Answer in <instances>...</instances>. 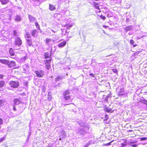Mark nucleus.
Returning a JSON list of instances; mask_svg holds the SVG:
<instances>
[{
	"instance_id": "obj_1",
	"label": "nucleus",
	"mask_w": 147,
	"mask_h": 147,
	"mask_svg": "<svg viewBox=\"0 0 147 147\" xmlns=\"http://www.w3.org/2000/svg\"><path fill=\"white\" fill-rule=\"evenodd\" d=\"M9 84L11 87L14 88H17L19 86V82L17 81H11L9 82Z\"/></svg>"
},
{
	"instance_id": "obj_2",
	"label": "nucleus",
	"mask_w": 147,
	"mask_h": 147,
	"mask_svg": "<svg viewBox=\"0 0 147 147\" xmlns=\"http://www.w3.org/2000/svg\"><path fill=\"white\" fill-rule=\"evenodd\" d=\"M35 73L36 76L38 78L42 77L44 75L43 71L40 70H36L35 71Z\"/></svg>"
},
{
	"instance_id": "obj_3",
	"label": "nucleus",
	"mask_w": 147,
	"mask_h": 147,
	"mask_svg": "<svg viewBox=\"0 0 147 147\" xmlns=\"http://www.w3.org/2000/svg\"><path fill=\"white\" fill-rule=\"evenodd\" d=\"M22 44V41L19 37H17L15 39V45L20 46Z\"/></svg>"
},
{
	"instance_id": "obj_4",
	"label": "nucleus",
	"mask_w": 147,
	"mask_h": 147,
	"mask_svg": "<svg viewBox=\"0 0 147 147\" xmlns=\"http://www.w3.org/2000/svg\"><path fill=\"white\" fill-rule=\"evenodd\" d=\"M45 65L46 68L47 69H49L51 67V65L50 63L51 61V59H50L48 60H46Z\"/></svg>"
},
{
	"instance_id": "obj_5",
	"label": "nucleus",
	"mask_w": 147,
	"mask_h": 147,
	"mask_svg": "<svg viewBox=\"0 0 147 147\" xmlns=\"http://www.w3.org/2000/svg\"><path fill=\"white\" fill-rule=\"evenodd\" d=\"M60 139L61 140V138H63L65 137L66 136V133L65 131L63 130H61L60 132Z\"/></svg>"
},
{
	"instance_id": "obj_6",
	"label": "nucleus",
	"mask_w": 147,
	"mask_h": 147,
	"mask_svg": "<svg viewBox=\"0 0 147 147\" xmlns=\"http://www.w3.org/2000/svg\"><path fill=\"white\" fill-rule=\"evenodd\" d=\"M66 44V41H64L59 43L57 46L58 47L61 48L64 47Z\"/></svg>"
},
{
	"instance_id": "obj_7",
	"label": "nucleus",
	"mask_w": 147,
	"mask_h": 147,
	"mask_svg": "<svg viewBox=\"0 0 147 147\" xmlns=\"http://www.w3.org/2000/svg\"><path fill=\"white\" fill-rule=\"evenodd\" d=\"M0 62L5 65L9 64V61L5 59H0Z\"/></svg>"
},
{
	"instance_id": "obj_8",
	"label": "nucleus",
	"mask_w": 147,
	"mask_h": 147,
	"mask_svg": "<svg viewBox=\"0 0 147 147\" xmlns=\"http://www.w3.org/2000/svg\"><path fill=\"white\" fill-rule=\"evenodd\" d=\"M78 133H80L81 134H85L86 131L83 128H79L77 132Z\"/></svg>"
},
{
	"instance_id": "obj_9",
	"label": "nucleus",
	"mask_w": 147,
	"mask_h": 147,
	"mask_svg": "<svg viewBox=\"0 0 147 147\" xmlns=\"http://www.w3.org/2000/svg\"><path fill=\"white\" fill-rule=\"evenodd\" d=\"M28 18L30 22H34L36 20V18L30 14L28 15Z\"/></svg>"
},
{
	"instance_id": "obj_10",
	"label": "nucleus",
	"mask_w": 147,
	"mask_h": 147,
	"mask_svg": "<svg viewBox=\"0 0 147 147\" xmlns=\"http://www.w3.org/2000/svg\"><path fill=\"white\" fill-rule=\"evenodd\" d=\"M45 57L46 59L48 58H51V54L49 52H46L45 53Z\"/></svg>"
},
{
	"instance_id": "obj_11",
	"label": "nucleus",
	"mask_w": 147,
	"mask_h": 147,
	"mask_svg": "<svg viewBox=\"0 0 147 147\" xmlns=\"http://www.w3.org/2000/svg\"><path fill=\"white\" fill-rule=\"evenodd\" d=\"M22 20L20 16L17 15L16 16L15 18V20L17 22H20Z\"/></svg>"
},
{
	"instance_id": "obj_12",
	"label": "nucleus",
	"mask_w": 147,
	"mask_h": 147,
	"mask_svg": "<svg viewBox=\"0 0 147 147\" xmlns=\"http://www.w3.org/2000/svg\"><path fill=\"white\" fill-rule=\"evenodd\" d=\"M103 108L105 111L106 112L109 113L111 111V108H107L106 105H105L103 107Z\"/></svg>"
},
{
	"instance_id": "obj_13",
	"label": "nucleus",
	"mask_w": 147,
	"mask_h": 147,
	"mask_svg": "<svg viewBox=\"0 0 147 147\" xmlns=\"http://www.w3.org/2000/svg\"><path fill=\"white\" fill-rule=\"evenodd\" d=\"M13 102L14 104L16 105H18L22 102L20 100L17 99H15L13 100Z\"/></svg>"
},
{
	"instance_id": "obj_14",
	"label": "nucleus",
	"mask_w": 147,
	"mask_h": 147,
	"mask_svg": "<svg viewBox=\"0 0 147 147\" xmlns=\"http://www.w3.org/2000/svg\"><path fill=\"white\" fill-rule=\"evenodd\" d=\"M49 9L51 11H53L56 9V7L53 5H52L50 4L49 5Z\"/></svg>"
},
{
	"instance_id": "obj_15",
	"label": "nucleus",
	"mask_w": 147,
	"mask_h": 147,
	"mask_svg": "<svg viewBox=\"0 0 147 147\" xmlns=\"http://www.w3.org/2000/svg\"><path fill=\"white\" fill-rule=\"evenodd\" d=\"M9 67H12L15 66V62L13 61H11L9 62V64H8Z\"/></svg>"
},
{
	"instance_id": "obj_16",
	"label": "nucleus",
	"mask_w": 147,
	"mask_h": 147,
	"mask_svg": "<svg viewBox=\"0 0 147 147\" xmlns=\"http://www.w3.org/2000/svg\"><path fill=\"white\" fill-rule=\"evenodd\" d=\"M109 97V96L107 95V96L104 95L103 98L102 99L103 101L105 103H107L108 102L107 98L108 97Z\"/></svg>"
},
{
	"instance_id": "obj_17",
	"label": "nucleus",
	"mask_w": 147,
	"mask_h": 147,
	"mask_svg": "<svg viewBox=\"0 0 147 147\" xmlns=\"http://www.w3.org/2000/svg\"><path fill=\"white\" fill-rule=\"evenodd\" d=\"M133 26H129L127 27H126L124 28V30L126 31H130L131 30Z\"/></svg>"
},
{
	"instance_id": "obj_18",
	"label": "nucleus",
	"mask_w": 147,
	"mask_h": 147,
	"mask_svg": "<svg viewBox=\"0 0 147 147\" xmlns=\"http://www.w3.org/2000/svg\"><path fill=\"white\" fill-rule=\"evenodd\" d=\"M37 32H37V30H36L34 29L33 30H32L31 32V33L32 36L34 37H36V36L35 35Z\"/></svg>"
},
{
	"instance_id": "obj_19",
	"label": "nucleus",
	"mask_w": 147,
	"mask_h": 147,
	"mask_svg": "<svg viewBox=\"0 0 147 147\" xmlns=\"http://www.w3.org/2000/svg\"><path fill=\"white\" fill-rule=\"evenodd\" d=\"M124 90L123 88H121L119 90V95H122L125 94Z\"/></svg>"
},
{
	"instance_id": "obj_20",
	"label": "nucleus",
	"mask_w": 147,
	"mask_h": 147,
	"mask_svg": "<svg viewBox=\"0 0 147 147\" xmlns=\"http://www.w3.org/2000/svg\"><path fill=\"white\" fill-rule=\"evenodd\" d=\"M63 78V76H58L55 79L56 81L57 82L61 80Z\"/></svg>"
},
{
	"instance_id": "obj_21",
	"label": "nucleus",
	"mask_w": 147,
	"mask_h": 147,
	"mask_svg": "<svg viewBox=\"0 0 147 147\" xmlns=\"http://www.w3.org/2000/svg\"><path fill=\"white\" fill-rule=\"evenodd\" d=\"M108 11V9L107 8L102 7V11L103 12V13L106 14L107 13Z\"/></svg>"
},
{
	"instance_id": "obj_22",
	"label": "nucleus",
	"mask_w": 147,
	"mask_h": 147,
	"mask_svg": "<svg viewBox=\"0 0 147 147\" xmlns=\"http://www.w3.org/2000/svg\"><path fill=\"white\" fill-rule=\"evenodd\" d=\"M6 102V100H0V107L3 106L4 103Z\"/></svg>"
},
{
	"instance_id": "obj_23",
	"label": "nucleus",
	"mask_w": 147,
	"mask_h": 147,
	"mask_svg": "<svg viewBox=\"0 0 147 147\" xmlns=\"http://www.w3.org/2000/svg\"><path fill=\"white\" fill-rule=\"evenodd\" d=\"M33 1V2L34 3V2H37L38 3L37 4H36L35 3H34V5L35 6H38V5H39L40 4L39 3H38V2L40 1V0H32Z\"/></svg>"
},
{
	"instance_id": "obj_24",
	"label": "nucleus",
	"mask_w": 147,
	"mask_h": 147,
	"mask_svg": "<svg viewBox=\"0 0 147 147\" xmlns=\"http://www.w3.org/2000/svg\"><path fill=\"white\" fill-rule=\"evenodd\" d=\"M25 36L26 38H30L31 37L30 34L27 32H26Z\"/></svg>"
},
{
	"instance_id": "obj_25",
	"label": "nucleus",
	"mask_w": 147,
	"mask_h": 147,
	"mask_svg": "<svg viewBox=\"0 0 147 147\" xmlns=\"http://www.w3.org/2000/svg\"><path fill=\"white\" fill-rule=\"evenodd\" d=\"M9 53L11 55L13 56L14 55V53L13 49L12 48L10 49Z\"/></svg>"
},
{
	"instance_id": "obj_26",
	"label": "nucleus",
	"mask_w": 147,
	"mask_h": 147,
	"mask_svg": "<svg viewBox=\"0 0 147 147\" xmlns=\"http://www.w3.org/2000/svg\"><path fill=\"white\" fill-rule=\"evenodd\" d=\"M2 4H6L8 2V0H0Z\"/></svg>"
},
{
	"instance_id": "obj_27",
	"label": "nucleus",
	"mask_w": 147,
	"mask_h": 147,
	"mask_svg": "<svg viewBox=\"0 0 147 147\" xmlns=\"http://www.w3.org/2000/svg\"><path fill=\"white\" fill-rule=\"evenodd\" d=\"M27 43L29 46H31L32 45V42L30 39H27Z\"/></svg>"
},
{
	"instance_id": "obj_28",
	"label": "nucleus",
	"mask_w": 147,
	"mask_h": 147,
	"mask_svg": "<svg viewBox=\"0 0 147 147\" xmlns=\"http://www.w3.org/2000/svg\"><path fill=\"white\" fill-rule=\"evenodd\" d=\"M70 94L69 91L68 90H66L63 93V96L69 95Z\"/></svg>"
},
{
	"instance_id": "obj_29",
	"label": "nucleus",
	"mask_w": 147,
	"mask_h": 147,
	"mask_svg": "<svg viewBox=\"0 0 147 147\" xmlns=\"http://www.w3.org/2000/svg\"><path fill=\"white\" fill-rule=\"evenodd\" d=\"M135 42L133 40H130V44L132 45L134 47H135L137 46V45H134V43Z\"/></svg>"
},
{
	"instance_id": "obj_30",
	"label": "nucleus",
	"mask_w": 147,
	"mask_h": 147,
	"mask_svg": "<svg viewBox=\"0 0 147 147\" xmlns=\"http://www.w3.org/2000/svg\"><path fill=\"white\" fill-rule=\"evenodd\" d=\"M64 97L66 100H68L70 98V96L69 95L64 96Z\"/></svg>"
},
{
	"instance_id": "obj_31",
	"label": "nucleus",
	"mask_w": 147,
	"mask_h": 147,
	"mask_svg": "<svg viewBox=\"0 0 147 147\" xmlns=\"http://www.w3.org/2000/svg\"><path fill=\"white\" fill-rule=\"evenodd\" d=\"M112 142H111L106 144H104L102 145L103 147H104L105 146H108L110 145L111 144V143Z\"/></svg>"
},
{
	"instance_id": "obj_32",
	"label": "nucleus",
	"mask_w": 147,
	"mask_h": 147,
	"mask_svg": "<svg viewBox=\"0 0 147 147\" xmlns=\"http://www.w3.org/2000/svg\"><path fill=\"white\" fill-rule=\"evenodd\" d=\"M5 83L3 81H0V87H2L4 85Z\"/></svg>"
},
{
	"instance_id": "obj_33",
	"label": "nucleus",
	"mask_w": 147,
	"mask_h": 147,
	"mask_svg": "<svg viewBox=\"0 0 147 147\" xmlns=\"http://www.w3.org/2000/svg\"><path fill=\"white\" fill-rule=\"evenodd\" d=\"M93 5L97 9L99 8V6L98 3L96 2H94L93 3Z\"/></svg>"
},
{
	"instance_id": "obj_34",
	"label": "nucleus",
	"mask_w": 147,
	"mask_h": 147,
	"mask_svg": "<svg viewBox=\"0 0 147 147\" xmlns=\"http://www.w3.org/2000/svg\"><path fill=\"white\" fill-rule=\"evenodd\" d=\"M100 11L99 9L98 8L97 9V10H96V12L97 13L100 12ZM97 14L100 17V18H101V15H99L98 13Z\"/></svg>"
},
{
	"instance_id": "obj_35",
	"label": "nucleus",
	"mask_w": 147,
	"mask_h": 147,
	"mask_svg": "<svg viewBox=\"0 0 147 147\" xmlns=\"http://www.w3.org/2000/svg\"><path fill=\"white\" fill-rule=\"evenodd\" d=\"M51 40L49 38H47L46 39V44H48V43L50 42H51Z\"/></svg>"
},
{
	"instance_id": "obj_36",
	"label": "nucleus",
	"mask_w": 147,
	"mask_h": 147,
	"mask_svg": "<svg viewBox=\"0 0 147 147\" xmlns=\"http://www.w3.org/2000/svg\"><path fill=\"white\" fill-rule=\"evenodd\" d=\"M35 25L37 28H38L39 29H40L39 25L38 24L37 22H36L35 23Z\"/></svg>"
},
{
	"instance_id": "obj_37",
	"label": "nucleus",
	"mask_w": 147,
	"mask_h": 147,
	"mask_svg": "<svg viewBox=\"0 0 147 147\" xmlns=\"http://www.w3.org/2000/svg\"><path fill=\"white\" fill-rule=\"evenodd\" d=\"M142 103L147 105V100L144 99L142 101Z\"/></svg>"
},
{
	"instance_id": "obj_38",
	"label": "nucleus",
	"mask_w": 147,
	"mask_h": 147,
	"mask_svg": "<svg viewBox=\"0 0 147 147\" xmlns=\"http://www.w3.org/2000/svg\"><path fill=\"white\" fill-rule=\"evenodd\" d=\"M140 141H143L146 140L147 138L146 137H142L140 138Z\"/></svg>"
},
{
	"instance_id": "obj_39",
	"label": "nucleus",
	"mask_w": 147,
	"mask_h": 147,
	"mask_svg": "<svg viewBox=\"0 0 147 147\" xmlns=\"http://www.w3.org/2000/svg\"><path fill=\"white\" fill-rule=\"evenodd\" d=\"M5 137H4L0 139V143L2 142L3 140H5Z\"/></svg>"
},
{
	"instance_id": "obj_40",
	"label": "nucleus",
	"mask_w": 147,
	"mask_h": 147,
	"mask_svg": "<svg viewBox=\"0 0 147 147\" xmlns=\"http://www.w3.org/2000/svg\"><path fill=\"white\" fill-rule=\"evenodd\" d=\"M109 118V116L108 115H105V119L104 120V121H105L106 120H107V119H108Z\"/></svg>"
},
{
	"instance_id": "obj_41",
	"label": "nucleus",
	"mask_w": 147,
	"mask_h": 147,
	"mask_svg": "<svg viewBox=\"0 0 147 147\" xmlns=\"http://www.w3.org/2000/svg\"><path fill=\"white\" fill-rule=\"evenodd\" d=\"M66 26V27H67L68 28H69L71 27L73 25H69V24H67Z\"/></svg>"
},
{
	"instance_id": "obj_42",
	"label": "nucleus",
	"mask_w": 147,
	"mask_h": 147,
	"mask_svg": "<svg viewBox=\"0 0 147 147\" xmlns=\"http://www.w3.org/2000/svg\"><path fill=\"white\" fill-rule=\"evenodd\" d=\"M48 99L49 100V101L51 100L52 99L51 96H48Z\"/></svg>"
},
{
	"instance_id": "obj_43",
	"label": "nucleus",
	"mask_w": 147,
	"mask_h": 147,
	"mask_svg": "<svg viewBox=\"0 0 147 147\" xmlns=\"http://www.w3.org/2000/svg\"><path fill=\"white\" fill-rule=\"evenodd\" d=\"M140 53V51H138L137 52H136L135 53H134V56H136V55H138Z\"/></svg>"
},
{
	"instance_id": "obj_44",
	"label": "nucleus",
	"mask_w": 147,
	"mask_h": 147,
	"mask_svg": "<svg viewBox=\"0 0 147 147\" xmlns=\"http://www.w3.org/2000/svg\"><path fill=\"white\" fill-rule=\"evenodd\" d=\"M113 71L115 73H116L117 72V71L116 69H112Z\"/></svg>"
},
{
	"instance_id": "obj_45",
	"label": "nucleus",
	"mask_w": 147,
	"mask_h": 147,
	"mask_svg": "<svg viewBox=\"0 0 147 147\" xmlns=\"http://www.w3.org/2000/svg\"><path fill=\"white\" fill-rule=\"evenodd\" d=\"M131 146L133 147H136L138 145V144H132L131 143Z\"/></svg>"
},
{
	"instance_id": "obj_46",
	"label": "nucleus",
	"mask_w": 147,
	"mask_h": 147,
	"mask_svg": "<svg viewBox=\"0 0 147 147\" xmlns=\"http://www.w3.org/2000/svg\"><path fill=\"white\" fill-rule=\"evenodd\" d=\"M16 34H17L16 31L15 30H13V34L14 35L16 36Z\"/></svg>"
},
{
	"instance_id": "obj_47",
	"label": "nucleus",
	"mask_w": 147,
	"mask_h": 147,
	"mask_svg": "<svg viewBox=\"0 0 147 147\" xmlns=\"http://www.w3.org/2000/svg\"><path fill=\"white\" fill-rule=\"evenodd\" d=\"M3 120L2 119L0 118V125H1L3 124Z\"/></svg>"
},
{
	"instance_id": "obj_48",
	"label": "nucleus",
	"mask_w": 147,
	"mask_h": 147,
	"mask_svg": "<svg viewBox=\"0 0 147 147\" xmlns=\"http://www.w3.org/2000/svg\"><path fill=\"white\" fill-rule=\"evenodd\" d=\"M90 76L92 77H94V75L93 74H92V73L90 74Z\"/></svg>"
},
{
	"instance_id": "obj_49",
	"label": "nucleus",
	"mask_w": 147,
	"mask_h": 147,
	"mask_svg": "<svg viewBox=\"0 0 147 147\" xmlns=\"http://www.w3.org/2000/svg\"><path fill=\"white\" fill-rule=\"evenodd\" d=\"M90 144V142H88V143L85 146H84V147H88Z\"/></svg>"
},
{
	"instance_id": "obj_50",
	"label": "nucleus",
	"mask_w": 147,
	"mask_h": 147,
	"mask_svg": "<svg viewBox=\"0 0 147 147\" xmlns=\"http://www.w3.org/2000/svg\"><path fill=\"white\" fill-rule=\"evenodd\" d=\"M105 18L106 17L105 16H102V19L103 20H104L105 19Z\"/></svg>"
},
{
	"instance_id": "obj_51",
	"label": "nucleus",
	"mask_w": 147,
	"mask_h": 147,
	"mask_svg": "<svg viewBox=\"0 0 147 147\" xmlns=\"http://www.w3.org/2000/svg\"><path fill=\"white\" fill-rule=\"evenodd\" d=\"M13 109L14 111H15L16 110V107L15 106H13Z\"/></svg>"
},
{
	"instance_id": "obj_52",
	"label": "nucleus",
	"mask_w": 147,
	"mask_h": 147,
	"mask_svg": "<svg viewBox=\"0 0 147 147\" xmlns=\"http://www.w3.org/2000/svg\"><path fill=\"white\" fill-rule=\"evenodd\" d=\"M80 125L81 126L84 127V125L83 124H82L81 123H79Z\"/></svg>"
},
{
	"instance_id": "obj_53",
	"label": "nucleus",
	"mask_w": 147,
	"mask_h": 147,
	"mask_svg": "<svg viewBox=\"0 0 147 147\" xmlns=\"http://www.w3.org/2000/svg\"><path fill=\"white\" fill-rule=\"evenodd\" d=\"M29 135L28 136V138H29V136H30V134H31L30 132H29Z\"/></svg>"
},
{
	"instance_id": "obj_54",
	"label": "nucleus",
	"mask_w": 147,
	"mask_h": 147,
	"mask_svg": "<svg viewBox=\"0 0 147 147\" xmlns=\"http://www.w3.org/2000/svg\"><path fill=\"white\" fill-rule=\"evenodd\" d=\"M3 77V76L2 75L0 74V79L2 78Z\"/></svg>"
},
{
	"instance_id": "obj_55",
	"label": "nucleus",
	"mask_w": 147,
	"mask_h": 147,
	"mask_svg": "<svg viewBox=\"0 0 147 147\" xmlns=\"http://www.w3.org/2000/svg\"><path fill=\"white\" fill-rule=\"evenodd\" d=\"M26 58V57H25L23 58V59H24V60H25Z\"/></svg>"
},
{
	"instance_id": "obj_56",
	"label": "nucleus",
	"mask_w": 147,
	"mask_h": 147,
	"mask_svg": "<svg viewBox=\"0 0 147 147\" xmlns=\"http://www.w3.org/2000/svg\"><path fill=\"white\" fill-rule=\"evenodd\" d=\"M61 0H58V3H59V2H61Z\"/></svg>"
},
{
	"instance_id": "obj_57",
	"label": "nucleus",
	"mask_w": 147,
	"mask_h": 147,
	"mask_svg": "<svg viewBox=\"0 0 147 147\" xmlns=\"http://www.w3.org/2000/svg\"><path fill=\"white\" fill-rule=\"evenodd\" d=\"M129 132H132L133 131V130H129L128 131Z\"/></svg>"
},
{
	"instance_id": "obj_58",
	"label": "nucleus",
	"mask_w": 147,
	"mask_h": 147,
	"mask_svg": "<svg viewBox=\"0 0 147 147\" xmlns=\"http://www.w3.org/2000/svg\"><path fill=\"white\" fill-rule=\"evenodd\" d=\"M103 27L104 28H106V27H108L107 26H103Z\"/></svg>"
},
{
	"instance_id": "obj_59",
	"label": "nucleus",
	"mask_w": 147,
	"mask_h": 147,
	"mask_svg": "<svg viewBox=\"0 0 147 147\" xmlns=\"http://www.w3.org/2000/svg\"><path fill=\"white\" fill-rule=\"evenodd\" d=\"M51 30L52 31V32H54V33L55 32L53 30Z\"/></svg>"
},
{
	"instance_id": "obj_60",
	"label": "nucleus",
	"mask_w": 147,
	"mask_h": 147,
	"mask_svg": "<svg viewBox=\"0 0 147 147\" xmlns=\"http://www.w3.org/2000/svg\"><path fill=\"white\" fill-rule=\"evenodd\" d=\"M142 37H143V36H142V37H140V38H139V39H140V38H142Z\"/></svg>"
},
{
	"instance_id": "obj_61",
	"label": "nucleus",
	"mask_w": 147,
	"mask_h": 147,
	"mask_svg": "<svg viewBox=\"0 0 147 147\" xmlns=\"http://www.w3.org/2000/svg\"><path fill=\"white\" fill-rule=\"evenodd\" d=\"M103 31L105 33V31H104V30H103Z\"/></svg>"
},
{
	"instance_id": "obj_62",
	"label": "nucleus",
	"mask_w": 147,
	"mask_h": 147,
	"mask_svg": "<svg viewBox=\"0 0 147 147\" xmlns=\"http://www.w3.org/2000/svg\"><path fill=\"white\" fill-rule=\"evenodd\" d=\"M1 128V126H0V129Z\"/></svg>"
},
{
	"instance_id": "obj_63",
	"label": "nucleus",
	"mask_w": 147,
	"mask_h": 147,
	"mask_svg": "<svg viewBox=\"0 0 147 147\" xmlns=\"http://www.w3.org/2000/svg\"><path fill=\"white\" fill-rule=\"evenodd\" d=\"M69 104H66V105H69Z\"/></svg>"
}]
</instances>
